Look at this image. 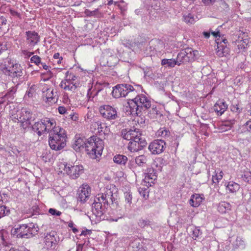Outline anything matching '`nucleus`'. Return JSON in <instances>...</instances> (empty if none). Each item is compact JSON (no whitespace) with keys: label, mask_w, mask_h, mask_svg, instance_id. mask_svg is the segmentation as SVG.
<instances>
[{"label":"nucleus","mask_w":251,"mask_h":251,"mask_svg":"<svg viewBox=\"0 0 251 251\" xmlns=\"http://www.w3.org/2000/svg\"><path fill=\"white\" fill-rule=\"evenodd\" d=\"M74 224L73 222L72 221H70L68 223V226L72 228V230L74 233H76L78 232V229L74 226Z\"/></svg>","instance_id":"nucleus-62"},{"label":"nucleus","mask_w":251,"mask_h":251,"mask_svg":"<svg viewBox=\"0 0 251 251\" xmlns=\"http://www.w3.org/2000/svg\"><path fill=\"white\" fill-rule=\"evenodd\" d=\"M46 248L47 250H55L59 242V238L57 233L51 231L44 237Z\"/></svg>","instance_id":"nucleus-12"},{"label":"nucleus","mask_w":251,"mask_h":251,"mask_svg":"<svg viewBox=\"0 0 251 251\" xmlns=\"http://www.w3.org/2000/svg\"><path fill=\"white\" fill-rule=\"evenodd\" d=\"M183 18V21L187 24H193L195 22L194 16L191 13H188L187 15H184Z\"/></svg>","instance_id":"nucleus-41"},{"label":"nucleus","mask_w":251,"mask_h":251,"mask_svg":"<svg viewBox=\"0 0 251 251\" xmlns=\"http://www.w3.org/2000/svg\"><path fill=\"white\" fill-rule=\"evenodd\" d=\"M0 72H1V73L3 74L10 76L11 66L9 67H7L6 66L5 64H0Z\"/></svg>","instance_id":"nucleus-47"},{"label":"nucleus","mask_w":251,"mask_h":251,"mask_svg":"<svg viewBox=\"0 0 251 251\" xmlns=\"http://www.w3.org/2000/svg\"><path fill=\"white\" fill-rule=\"evenodd\" d=\"M228 105L224 100H219L214 106V109L218 115H222L227 109Z\"/></svg>","instance_id":"nucleus-20"},{"label":"nucleus","mask_w":251,"mask_h":251,"mask_svg":"<svg viewBox=\"0 0 251 251\" xmlns=\"http://www.w3.org/2000/svg\"><path fill=\"white\" fill-rule=\"evenodd\" d=\"M101 90H102L101 88L99 89L97 91V92H96V93L93 95H92L93 91H92L91 88L89 89L88 90V93H87V97H88V100H90V99L91 98H93L94 97V96H97L98 95V94L99 93V92Z\"/></svg>","instance_id":"nucleus-57"},{"label":"nucleus","mask_w":251,"mask_h":251,"mask_svg":"<svg viewBox=\"0 0 251 251\" xmlns=\"http://www.w3.org/2000/svg\"><path fill=\"white\" fill-rule=\"evenodd\" d=\"M158 135L163 137H169L170 135V131L169 130L164 128H160L157 131Z\"/></svg>","instance_id":"nucleus-50"},{"label":"nucleus","mask_w":251,"mask_h":251,"mask_svg":"<svg viewBox=\"0 0 251 251\" xmlns=\"http://www.w3.org/2000/svg\"><path fill=\"white\" fill-rule=\"evenodd\" d=\"M42 66H43V68L46 70H48L47 72V75L48 76V78H50L51 77H52L53 76V74L52 73V72L50 71V69H49V66L47 65L46 64H44L43 65V64H41Z\"/></svg>","instance_id":"nucleus-59"},{"label":"nucleus","mask_w":251,"mask_h":251,"mask_svg":"<svg viewBox=\"0 0 251 251\" xmlns=\"http://www.w3.org/2000/svg\"><path fill=\"white\" fill-rule=\"evenodd\" d=\"M92 126L95 128V129H97L98 132L100 134H103L104 135L108 133L109 131V128H108L106 124L102 123L100 121L94 122Z\"/></svg>","instance_id":"nucleus-22"},{"label":"nucleus","mask_w":251,"mask_h":251,"mask_svg":"<svg viewBox=\"0 0 251 251\" xmlns=\"http://www.w3.org/2000/svg\"><path fill=\"white\" fill-rule=\"evenodd\" d=\"M16 92V89L14 87H12L7 93L5 94V97L7 99H10L12 100L13 99V95Z\"/></svg>","instance_id":"nucleus-53"},{"label":"nucleus","mask_w":251,"mask_h":251,"mask_svg":"<svg viewBox=\"0 0 251 251\" xmlns=\"http://www.w3.org/2000/svg\"><path fill=\"white\" fill-rule=\"evenodd\" d=\"M214 6L221 12H228L229 7L228 3L225 0H216Z\"/></svg>","instance_id":"nucleus-25"},{"label":"nucleus","mask_w":251,"mask_h":251,"mask_svg":"<svg viewBox=\"0 0 251 251\" xmlns=\"http://www.w3.org/2000/svg\"><path fill=\"white\" fill-rule=\"evenodd\" d=\"M102 117L108 120H114L119 118L117 108L109 105H103L99 108Z\"/></svg>","instance_id":"nucleus-11"},{"label":"nucleus","mask_w":251,"mask_h":251,"mask_svg":"<svg viewBox=\"0 0 251 251\" xmlns=\"http://www.w3.org/2000/svg\"><path fill=\"white\" fill-rule=\"evenodd\" d=\"M247 37L248 34L247 33L242 32L238 36V39L236 40L235 42L238 44L243 42L246 44V46H248L249 39Z\"/></svg>","instance_id":"nucleus-35"},{"label":"nucleus","mask_w":251,"mask_h":251,"mask_svg":"<svg viewBox=\"0 0 251 251\" xmlns=\"http://www.w3.org/2000/svg\"><path fill=\"white\" fill-rule=\"evenodd\" d=\"M102 205L100 195L98 194L94 198V202L92 204V213L98 221L109 220L105 215V211H104Z\"/></svg>","instance_id":"nucleus-9"},{"label":"nucleus","mask_w":251,"mask_h":251,"mask_svg":"<svg viewBox=\"0 0 251 251\" xmlns=\"http://www.w3.org/2000/svg\"><path fill=\"white\" fill-rule=\"evenodd\" d=\"M49 212L53 216H59L61 214V212L54 208H50Z\"/></svg>","instance_id":"nucleus-60"},{"label":"nucleus","mask_w":251,"mask_h":251,"mask_svg":"<svg viewBox=\"0 0 251 251\" xmlns=\"http://www.w3.org/2000/svg\"><path fill=\"white\" fill-rule=\"evenodd\" d=\"M244 126H245V128L247 130H251V119L247 121Z\"/></svg>","instance_id":"nucleus-64"},{"label":"nucleus","mask_w":251,"mask_h":251,"mask_svg":"<svg viewBox=\"0 0 251 251\" xmlns=\"http://www.w3.org/2000/svg\"><path fill=\"white\" fill-rule=\"evenodd\" d=\"M10 213V210L9 207L5 205H0V218L5 216H8Z\"/></svg>","instance_id":"nucleus-44"},{"label":"nucleus","mask_w":251,"mask_h":251,"mask_svg":"<svg viewBox=\"0 0 251 251\" xmlns=\"http://www.w3.org/2000/svg\"><path fill=\"white\" fill-rule=\"evenodd\" d=\"M241 178L246 182L251 183V172L250 171L244 172L241 175Z\"/></svg>","instance_id":"nucleus-45"},{"label":"nucleus","mask_w":251,"mask_h":251,"mask_svg":"<svg viewBox=\"0 0 251 251\" xmlns=\"http://www.w3.org/2000/svg\"><path fill=\"white\" fill-rule=\"evenodd\" d=\"M162 167L159 166L157 170L155 169L153 167L148 168L147 172L145 173V178L143 182L145 183V185L148 187L151 186V183H153V181L157 179V171H161Z\"/></svg>","instance_id":"nucleus-16"},{"label":"nucleus","mask_w":251,"mask_h":251,"mask_svg":"<svg viewBox=\"0 0 251 251\" xmlns=\"http://www.w3.org/2000/svg\"><path fill=\"white\" fill-rule=\"evenodd\" d=\"M115 163L120 165H125L127 161V157L124 155L117 154L113 158Z\"/></svg>","instance_id":"nucleus-33"},{"label":"nucleus","mask_w":251,"mask_h":251,"mask_svg":"<svg viewBox=\"0 0 251 251\" xmlns=\"http://www.w3.org/2000/svg\"><path fill=\"white\" fill-rule=\"evenodd\" d=\"M64 171L72 179L78 178L80 175L83 173L84 168L82 165H70L66 164Z\"/></svg>","instance_id":"nucleus-14"},{"label":"nucleus","mask_w":251,"mask_h":251,"mask_svg":"<svg viewBox=\"0 0 251 251\" xmlns=\"http://www.w3.org/2000/svg\"><path fill=\"white\" fill-rule=\"evenodd\" d=\"M100 195L101 201L103 202L102 206H103V210H104V211H106V209H107L108 207L109 206L108 204V203H106V200L105 198V196L103 194V193H100Z\"/></svg>","instance_id":"nucleus-56"},{"label":"nucleus","mask_w":251,"mask_h":251,"mask_svg":"<svg viewBox=\"0 0 251 251\" xmlns=\"http://www.w3.org/2000/svg\"><path fill=\"white\" fill-rule=\"evenodd\" d=\"M151 221L147 218L144 219L141 218L139 219L138 222V225L142 228H145L146 226H149L151 225Z\"/></svg>","instance_id":"nucleus-39"},{"label":"nucleus","mask_w":251,"mask_h":251,"mask_svg":"<svg viewBox=\"0 0 251 251\" xmlns=\"http://www.w3.org/2000/svg\"><path fill=\"white\" fill-rule=\"evenodd\" d=\"M130 134L131 135L132 140H135L137 137H140L142 134L138 129H135L134 130L130 129Z\"/></svg>","instance_id":"nucleus-51"},{"label":"nucleus","mask_w":251,"mask_h":251,"mask_svg":"<svg viewBox=\"0 0 251 251\" xmlns=\"http://www.w3.org/2000/svg\"><path fill=\"white\" fill-rule=\"evenodd\" d=\"M20 123V126L23 128L24 132H25L27 128L31 126V123L27 121H19Z\"/></svg>","instance_id":"nucleus-55"},{"label":"nucleus","mask_w":251,"mask_h":251,"mask_svg":"<svg viewBox=\"0 0 251 251\" xmlns=\"http://www.w3.org/2000/svg\"><path fill=\"white\" fill-rule=\"evenodd\" d=\"M192 232V238L196 240L197 238H201L202 237V231L200 227H195L191 229Z\"/></svg>","instance_id":"nucleus-38"},{"label":"nucleus","mask_w":251,"mask_h":251,"mask_svg":"<svg viewBox=\"0 0 251 251\" xmlns=\"http://www.w3.org/2000/svg\"><path fill=\"white\" fill-rule=\"evenodd\" d=\"M39 227L37 224H19L15 226L11 230V235L16 238L28 239L38 233Z\"/></svg>","instance_id":"nucleus-3"},{"label":"nucleus","mask_w":251,"mask_h":251,"mask_svg":"<svg viewBox=\"0 0 251 251\" xmlns=\"http://www.w3.org/2000/svg\"><path fill=\"white\" fill-rule=\"evenodd\" d=\"M84 13L85 15V16L87 17L100 18L101 17V15L99 8L95 9L93 11H91L88 9H86L84 11Z\"/></svg>","instance_id":"nucleus-31"},{"label":"nucleus","mask_w":251,"mask_h":251,"mask_svg":"<svg viewBox=\"0 0 251 251\" xmlns=\"http://www.w3.org/2000/svg\"><path fill=\"white\" fill-rule=\"evenodd\" d=\"M125 201L129 204H131L132 200V193L130 191H126L124 193Z\"/></svg>","instance_id":"nucleus-49"},{"label":"nucleus","mask_w":251,"mask_h":251,"mask_svg":"<svg viewBox=\"0 0 251 251\" xmlns=\"http://www.w3.org/2000/svg\"><path fill=\"white\" fill-rule=\"evenodd\" d=\"M50 131L49 137L50 147L53 150L60 151L66 145L67 135L65 131L59 126Z\"/></svg>","instance_id":"nucleus-4"},{"label":"nucleus","mask_w":251,"mask_h":251,"mask_svg":"<svg viewBox=\"0 0 251 251\" xmlns=\"http://www.w3.org/2000/svg\"><path fill=\"white\" fill-rule=\"evenodd\" d=\"M106 199V203H108V205H112V208H115L117 212V217L116 218H110L108 221L110 222H117L120 219L122 218L125 216V212L122 210L119 205L117 199L115 198L114 194L110 189L107 190L103 193Z\"/></svg>","instance_id":"nucleus-7"},{"label":"nucleus","mask_w":251,"mask_h":251,"mask_svg":"<svg viewBox=\"0 0 251 251\" xmlns=\"http://www.w3.org/2000/svg\"><path fill=\"white\" fill-rule=\"evenodd\" d=\"M91 191V187L88 184H82L77 191V201L84 203L90 196Z\"/></svg>","instance_id":"nucleus-18"},{"label":"nucleus","mask_w":251,"mask_h":251,"mask_svg":"<svg viewBox=\"0 0 251 251\" xmlns=\"http://www.w3.org/2000/svg\"><path fill=\"white\" fill-rule=\"evenodd\" d=\"M230 204L226 201L220 202L217 206L218 211L221 214H225L228 212L231 209Z\"/></svg>","instance_id":"nucleus-28"},{"label":"nucleus","mask_w":251,"mask_h":251,"mask_svg":"<svg viewBox=\"0 0 251 251\" xmlns=\"http://www.w3.org/2000/svg\"><path fill=\"white\" fill-rule=\"evenodd\" d=\"M132 248L136 249L138 251H146V247H144L143 242H140L139 240H136L132 242Z\"/></svg>","instance_id":"nucleus-37"},{"label":"nucleus","mask_w":251,"mask_h":251,"mask_svg":"<svg viewBox=\"0 0 251 251\" xmlns=\"http://www.w3.org/2000/svg\"><path fill=\"white\" fill-rule=\"evenodd\" d=\"M130 93L136 94L137 91L130 84L121 83L118 84L113 87L111 94L114 98L117 99L121 97H126Z\"/></svg>","instance_id":"nucleus-8"},{"label":"nucleus","mask_w":251,"mask_h":251,"mask_svg":"<svg viewBox=\"0 0 251 251\" xmlns=\"http://www.w3.org/2000/svg\"><path fill=\"white\" fill-rule=\"evenodd\" d=\"M11 66L10 76L12 77H19L21 76L23 73V69L20 66V64H12Z\"/></svg>","instance_id":"nucleus-24"},{"label":"nucleus","mask_w":251,"mask_h":251,"mask_svg":"<svg viewBox=\"0 0 251 251\" xmlns=\"http://www.w3.org/2000/svg\"><path fill=\"white\" fill-rule=\"evenodd\" d=\"M226 187L230 193H235L240 189V185L233 181H230L228 183Z\"/></svg>","instance_id":"nucleus-34"},{"label":"nucleus","mask_w":251,"mask_h":251,"mask_svg":"<svg viewBox=\"0 0 251 251\" xmlns=\"http://www.w3.org/2000/svg\"><path fill=\"white\" fill-rule=\"evenodd\" d=\"M130 130L128 128H124L121 130V136L125 140L131 141V137L130 134Z\"/></svg>","instance_id":"nucleus-40"},{"label":"nucleus","mask_w":251,"mask_h":251,"mask_svg":"<svg viewBox=\"0 0 251 251\" xmlns=\"http://www.w3.org/2000/svg\"><path fill=\"white\" fill-rule=\"evenodd\" d=\"M230 109L232 112L238 114L241 113L242 110V108L240 107L238 101H233L230 106Z\"/></svg>","instance_id":"nucleus-42"},{"label":"nucleus","mask_w":251,"mask_h":251,"mask_svg":"<svg viewBox=\"0 0 251 251\" xmlns=\"http://www.w3.org/2000/svg\"><path fill=\"white\" fill-rule=\"evenodd\" d=\"M60 87L65 90H68L74 92L77 87L76 83H74L70 79H65L61 81L59 85Z\"/></svg>","instance_id":"nucleus-21"},{"label":"nucleus","mask_w":251,"mask_h":251,"mask_svg":"<svg viewBox=\"0 0 251 251\" xmlns=\"http://www.w3.org/2000/svg\"><path fill=\"white\" fill-rule=\"evenodd\" d=\"M146 113H147L148 116L151 119L157 118L162 116V114L161 112L157 108V107L154 105H151V108L149 110H148Z\"/></svg>","instance_id":"nucleus-27"},{"label":"nucleus","mask_w":251,"mask_h":251,"mask_svg":"<svg viewBox=\"0 0 251 251\" xmlns=\"http://www.w3.org/2000/svg\"><path fill=\"white\" fill-rule=\"evenodd\" d=\"M166 148V143L163 140H154L151 142L148 149L152 154H159L162 153Z\"/></svg>","instance_id":"nucleus-17"},{"label":"nucleus","mask_w":251,"mask_h":251,"mask_svg":"<svg viewBox=\"0 0 251 251\" xmlns=\"http://www.w3.org/2000/svg\"><path fill=\"white\" fill-rule=\"evenodd\" d=\"M56 126L55 121L53 119L46 117L35 122L30 127L34 132L37 133L38 136H41L46 133L50 134V130Z\"/></svg>","instance_id":"nucleus-5"},{"label":"nucleus","mask_w":251,"mask_h":251,"mask_svg":"<svg viewBox=\"0 0 251 251\" xmlns=\"http://www.w3.org/2000/svg\"><path fill=\"white\" fill-rule=\"evenodd\" d=\"M127 100L130 112L132 115L141 116L142 114H146L151 106V100L143 94L137 95L135 98Z\"/></svg>","instance_id":"nucleus-2"},{"label":"nucleus","mask_w":251,"mask_h":251,"mask_svg":"<svg viewBox=\"0 0 251 251\" xmlns=\"http://www.w3.org/2000/svg\"><path fill=\"white\" fill-rule=\"evenodd\" d=\"M7 24V20L3 16H0V25H6Z\"/></svg>","instance_id":"nucleus-63"},{"label":"nucleus","mask_w":251,"mask_h":251,"mask_svg":"<svg viewBox=\"0 0 251 251\" xmlns=\"http://www.w3.org/2000/svg\"><path fill=\"white\" fill-rule=\"evenodd\" d=\"M139 67L143 70L145 76H148L151 78L154 75L153 70L151 67H141L140 66Z\"/></svg>","instance_id":"nucleus-46"},{"label":"nucleus","mask_w":251,"mask_h":251,"mask_svg":"<svg viewBox=\"0 0 251 251\" xmlns=\"http://www.w3.org/2000/svg\"><path fill=\"white\" fill-rule=\"evenodd\" d=\"M140 147L139 146L137 141L135 140H131L128 143L127 148L131 152H136L141 151Z\"/></svg>","instance_id":"nucleus-32"},{"label":"nucleus","mask_w":251,"mask_h":251,"mask_svg":"<svg viewBox=\"0 0 251 251\" xmlns=\"http://www.w3.org/2000/svg\"><path fill=\"white\" fill-rule=\"evenodd\" d=\"M41 59L39 56L37 55H33L30 57V63H41Z\"/></svg>","instance_id":"nucleus-58"},{"label":"nucleus","mask_w":251,"mask_h":251,"mask_svg":"<svg viewBox=\"0 0 251 251\" xmlns=\"http://www.w3.org/2000/svg\"><path fill=\"white\" fill-rule=\"evenodd\" d=\"M72 145L73 148L77 152H80L83 150L87 152L92 159H97L102 154L104 148L103 141L97 136H92L88 139L81 137L77 138Z\"/></svg>","instance_id":"nucleus-1"},{"label":"nucleus","mask_w":251,"mask_h":251,"mask_svg":"<svg viewBox=\"0 0 251 251\" xmlns=\"http://www.w3.org/2000/svg\"><path fill=\"white\" fill-rule=\"evenodd\" d=\"M203 199L199 194H194L191 197L189 201L190 204L193 207H198L202 201Z\"/></svg>","instance_id":"nucleus-29"},{"label":"nucleus","mask_w":251,"mask_h":251,"mask_svg":"<svg viewBox=\"0 0 251 251\" xmlns=\"http://www.w3.org/2000/svg\"><path fill=\"white\" fill-rule=\"evenodd\" d=\"M195 60V51L191 48L182 50L175 59H162L161 63H191Z\"/></svg>","instance_id":"nucleus-6"},{"label":"nucleus","mask_w":251,"mask_h":251,"mask_svg":"<svg viewBox=\"0 0 251 251\" xmlns=\"http://www.w3.org/2000/svg\"><path fill=\"white\" fill-rule=\"evenodd\" d=\"M135 163L139 167H143L146 164L147 157L144 155H141L135 158Z\"/></svg>","instance_id":"nucleus-36"},{"label":"nucleus","mask_w":251,"mask_h":251,"mask_svg":"<svg viewBox=\"0 0 251 251\" xmlns=\"http://www.w3.org/2000/svg\"><path fill=\"white\" fill-rule=\"evenodd\" d=\"M2 200H1V203H6V202L9 201V197L7 194L2 193L1 194Z\"/></svg>","instance_id":"nucleus-61"},{"label":"nucleus","mask_w":251,"mask_h":251,"mask_svg":"<svg viewBox=\"0 0 251 251\" xmlns=\"http://www.w3.org/2000/svg\"><path fill=\"white\" fill-rule=\"evenodd\" d=\"M19 121H27L31 123L35 120V118L33 116L31 111L27 110L26 109H22L20 113V116L17 118Z\"/></svg>","instance_id":"nucleus-19"},{"label":"nucleus","mask_w":251,"mask_h":251,"mask_svg":"<svg viewBox=\"0 0 251 251\" xmlns=\"http://www.w3.org/2000/svg\"><path fill=\"white\" fill-rule=\"evenodd\" d=\"M57 96V92L55 93L53 92V90H50L48 89L47 93V100L48 101H51V100L55 99V97Z\"/></svg>","instance_id":"nucleus-48"},{"label":"nucleus","mask_w":251,"mask_h":251,"mask_svg":"<svg viewBox=\"0 0 251 251\" xmlns=\"http://www.w3.org/2000/svg\"><path fill=\"white\" fill-rule=\"evenodd\" d=\"M215 173L214 175H213L212 181L213 183H218L219 180H221L223 178L222 175H218V172L215 171Z\"/></svg>","instance_id":"nucleus-52"},{"label":"nucleus","mask_w":251,"mask_h":251,"mask_svg":"<svg viewBox=\"0 0 251 251\" xmlns=\"http://www.w3.org/2000/svg\"><path fill=\"white\" fill-rule=\"evenodd\" d=\"M139 193L140 194L143 196V197L144 198H145V199H147V198L148 197V189L145 188V187H143V188H141V187H140L139 188Z\"/></svg>","instance_id":"nucleus-54"},{"label":"nucleus","mask_w":251,"mask_h":251,"mask_svg":"<svg viewBox=\"0 0 251 251\" xmlns=\"http://www.w3.org/2000/svg\"><path fill=\"white\" fill-rule=\"evenodd\" d=\"M25 43L24 42L23 43H20V45L21 48V56L25 62L30 63V62L28 61V59L32 55L34 54V52H30L27 50L23 49L25 48Z\"/></svg>","instance_id":"nucleus-26"},{"label":"nucleus","mask_w":251,"mask_h":251,"mask_svg":"<svg viewBox=\"0 0 251 251\" xmlns=\"http://www.w3.org/2000/svg\"><path fill=\"white\" fill-rule=\"evenodd\" d=\"M137 141L139 146L140 147V149L142 150L147 145V142L144 137L142 136V134L140 137H137L135 139Z\"/></svg>","instance_id":"nucleus-43"},{"label":"nucleus","mask_w":251,"mask_h":251,"mask_svg":"<svg viewBox=\"0 0 251 251\" xmlns=\"http://www.w3.org/2000/svg\"><path fill=\"white\" fill-rule=\"evenodd\" d=\"M150 49L151 50L156 51H160V50L163 48V43L159 39H152L149 42Z\"/></svg>","instance_id":"nucleus-23"},{"label":"nucleus","mask_w":251,"mask_h":251,"mask_svg":"<svg viewBox=\"0 0 251 251\" xmlns=\"http://www.w3.org/2000/svg\"><path fill=\"white\" fill-rule=\"evenodd\" d=\"M25 44L28 50H31L40 42L41 37L35 30H28L25 32Z\"/></svg>","instance_id":"nucleus-10"},{"label":"nucleus","mask_w":251,"mask_h":251,"mask_svg":"<svg viewBox=\"0 0 251 251\" xmlns=\"http://www.w3.org/2000/svg\"><path fill=\"white\" fill-rule=\"evenodd\" d=\"M164 11L160 8H155L151 6L148 8L145 11V15L142 17V20L145 22H150L159 17L163 14Z\"/></svg>","instance_id":"nucleus-15"},{"label":"nucleus","mask_w":251,"mask_h":251,"mask_svg":"<svg viewBox=\"0 0 251 251\" xmlns=\"http://www.w3.org/2000/svg\"><path fill=\"white\" fill-rule=\"evenodd\" d=\"M114 6L116 9L117 8L120 10V13L123 15H124L125 11L127 10V3L124 0L114 2Z\"/></svg>","instance_id":"nucleus-30"},{"label":"nucleus","mask_w":251,"mask_h":251,"mask_svg":"<svg viewBox=\"0 0 251 251\" xmlns=\"http://www.w3.org/2000/svg\"><path fill=\"white\" fill-rule=\"evenodd\" d=\"M224 36V35H223L221 37L218 38L215 40L217 44L216 53L219 57L226 56L230 52L229 49L227 46L228 41Z\"/></svg>","instance_id":"nucleus-13"}]
</instances>
